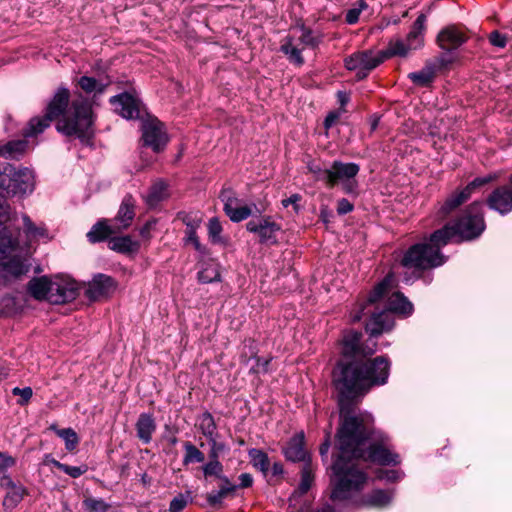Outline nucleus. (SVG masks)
<instances>
[{
  "label": "nucleus",
  "mask_w": 512,
  "mask_h": 512,
  "mask_svg": "<svg viewBox=\"0 0 512 512\" xmlns=\"http://www.w3.org/2000/svg\"><path fill=\"white\" fill-rule=\"evenodd\" d=\"M390 362L376 357L370 365L350 363L335 373L340 425L336 433L339 454L332 465L335 476L331 499L346 500L360 491L366 474L357 465L359 460L380 465H397L399 455L390 449L389 438L374 429V418L368 412H356V403L373 387L384 385L389 377Z\"/></svg>",
  "instance_id": "1"
},
{
  "label": "nucleus",
  "mask_w": 512,
  "mask_h": 512,
  "mask_svg": "<svg viewBox=\"0 0 512 512\" xmlns=\"http://www.w3.org/2000/svg\"><path fill=\"white\" fill-rule=\"evenodd\" d=\"M482 208V202H473L454 224H446L433 232L429 237V242L412 245L404 253L401 265L406 269H413L418 276L424 270L443 265L446 257L441 253L442 247L455 237H459L461 241H469L478 238L483 233L485 222Z\"/></svg>",
  "instance_id": "2"
},
{
  "label": "nucleus",
  "mask_w": 512,
  "mask_h": 512,
  "mask_svg": "<svg viewBox=\"0 0 512 512\" xmlns=\"http://www.w3.org/2000/svg\"><path fill=\"white\" fill-rule=\"evenodd\" d=\"M70 91L60 86L48 103L43 117L32 118L23 132L24 137H34L42 133L50 123L58 119L56 129L66 136L80 139L88 137L93 125L91 105L81 95L69 105Z\"/></svg>",
  "instance_id": "3"
},
{
  "label": "nucleus",
  "mask_w": 512,
  "mask_h": 512,
  "mask_svg": "<svg viewBox=\"0 0 512 512\" xmlns=\"http://www.w3.org/2000/svg\"><path fill=\"white\" fill-rule=\"evenodd\" d=\"M31 253L19 245V240L7 227L0 228V273L9 279H19L31 268Z\"/></svg>",
  "instance_id": "4"
},
{
  "label": "nucleus",
  "mask_w": 512,
  "mask_h": 512,
  "mask_svg": "<svg viewBox=\"0 0 512 512\" xmlns=\"http://www.w3.org/2000/svg\"><path fill=\"white\" fill-rule=\"evenodd\" d=\"M413 311L412 303L400 292L393 293L387 302V309L373 312L366 323V332L371 336H379L390 331L394 326V318L391 313L410 315Z\"/></svg>",
  "instance_id": "5"
},
{
  "label": "nucleus",
  "mask_w": 512,
  "mask_h": 512,
  "mask_svg": "<svg viewBox=\"0 0 512 512\" xmlns=\"http://www.w3.org/2000/svg\"><path fill=\"white\" fill-rule=\"evenodd\" d=\"M35 186L33 171L28 168L16 169L7 164L0 167V189L9 196L24 197L33 192Z\"/></svg>",
  "instance_id": "6"
},
{
  "label": "nucleus",
  "mask_w": 512,
  "mask_h": 512,
  "mask_svg": "<svg viewBox=\"0 0 512 512\" xmlns=\"http://www.w3.org/2000/svg\"><path fill=\"white\" fill-rule=\"evenodd\" d=\"M299 29L301 35L297 39L292 35H287L282 39L280 51L291 63L302 66L305 62L302 56L303 49L305 47L316 48L321 42V37L314 35L312 30L304 25L299 26Z\"/></svg>",
  "instance_id": "7"
},
{
  "label": "nucleus",
  "mask_w": 512,
  "mask_h": 512,
  "mask_svg": "<svg viewBox=\"0 0 512 512\" xmlns=\"http://www.w3.org/2000/svg\"><path fill=\"white\" fill-rule=\"evenodd\" d=\"M373 336L370 335V338ZM362 338V333L358 331H349L347 332L343 337V347H342V354L345 357H354V359L349 361H340L336 368L333 371V378L335 377V373L338 371L339 367L342 365H348L350 363L358 362L370 365L375 361L376 358L373 360H362V359H356V356L359 354L363 355H371L376 350V342L372 341V339H369L368 342H371V347L362 348L360 346V341Z\"/></svg>",
  "instance_id": "8"
},
{
  "label": "nucleus",
  "mask_w": 512,
  "mask_h": 512,
  "mask_svg": "<svg viewBox=\"0 0 512 512\" xmlns=\"http://www.w3.org/2000/svg\"><path fill=\"white\" fill-rule=\"evenodd\" d=\"M498 173H490L486 176L477 177L473 181H471L466 187H464L460 191H455L452 193L445 202L441 205L439 209V213L441 217H446L464 202H466L475 191V189L482 187L496 179H498Z\"/></svg>",
  "instance_id": "9"
},
{
  "label": "nucleus",
  "mask_w": 512,
  "mask_h": 512,
  "mask_svg": "<svg viewBox=\"0 0 512 512\" xmlns=\"http://www.w3.org/2000/svg\"><path fill=\"white\" fill-rule=\"evenodd\" d=\"M219 198L223 203V210L232 222L238 223L253 213H262L257 208L256 204L239 206L240 200L236 197L234 191L231 188H223L219 194Z\"/></svg>",
  "instance_id": "10"
},
{
  "label": "nucleus",
  "mask_w": 512,
  "mask_h": 512,
  "mask_svg": "<svg viewBox=\"0 0 512 512\" xmlns=\"http://www.w3.org/2000/svg\"><path fill=\"white\" fill-rule=\"evenodd\" d=\"M360 167L356 163H343L341 161H334L329 167L331 176L328 179V185L334 186L337 183H342L343 189L347 193L355 191L357 184L353 178L358 174Z\"/></svg>",
  "instance_id": "11"
},
{
  "label": "nucleus",
  "mask_w": 512,
  "mask_h": 512,
  "mask_svg": "<svg viewBox=\"0 0 512 512\" xmlns=\"http://www.w3.org/2000/svg\"><path fill=\"white\" fill-rule=\"evenodd\" d=\"M383 62L380 52L361 51L352 54L345 59V66L348 70L357 71L358 79L365 78L368 73Z\"/></svg>",
  "instance_id": "12"
},
{
  "label": "nucleus",
  "mask_w": 512,
  "mask_h": 512,
  "mask_svg": "<svg viewBox=\"0 0 512 512\" xmlns=\"http://www.w3.org/2000/svg\"><path fill=\"white\" fill-rule=\"evenodd\" d=\"M142 139L144 145L152 148L154 152H160L168 142L164 125L157 119H147L142 124Z\"/></svg>",
  "instance_id": "13"
},
{
  "label": "nucleus",
  "mask_w": 512,
  "mask_h": 512,
  "mask_svg": "<svg viewBox=\"0 0 512 512\" xmlns=\"http://www.w3.org/2000/svg\"><path fill=\"white\" fill-rule=\"evenodd\" d=\"M78 285L75 281L65 278H55L50 286L48 302L64 304L73 301L78 296Z\"/></svg>",
  "instance_id": "14"
},
{
  "label": "nucleus",
  "mask_w": 512,
  "mask_h": 512,
  "mask_svg": "<svg viewBox=\"0 0 512 512\" xmlns=\"http://www.w3.org/2000/svg\"><path fill=\"white\" fill-rule=\"evenodd\" d=\"M114 111L125 119L140 117L141 101L128 92H124L109 99Z\"/></svg>",
  "instance_id": "15"
},
{
  "label": "nucleus",
  "mask_w": 512,
  "mask_h": 512,
  "mask_svg": "<svg viewBox=\"0 0 512 512\" xmlns=\"http://www.w3.org/2000/svg\"><path fill=\"white\" fill-rule=\"evenodd\" d=\"M116 287L117 283L111 276L99 273L89 282L85 295L89 300L96 301L111 295Z\"/></svg>",
  "instance_id": "16"
},
{
  "label": "nucleus",
  "mask_w": 512,
  "mask_h": 512,
  "mask_svg": "<svg viewBox=\"0 0 512 512\" xmlns=\"http://www.w3.org/2000/svg\"><path fill=\"white\" fill-rule=\"evenodd\" d=\"M247 231L257 234L260 243L274 244L277 242L276 233L280 230V226L272 221L271 217L262 218L259 222L254 220L246 224Z\"/></svg>",
  "instance_id": "17"
},
{
  "label": "nucleus",
  "mask_w": 512,
  "mask_h": 512,
  "mask_svg": "<svg viewBox=\"0 0 512 512\" xmlns=\"http://www.w3.org/2000/svg\"><path fill=\"white\" fill-rule=\"evenodd\" d=\"M509 180L512 184V175ZM487 205L502 215L512 211V188L507 185L496 188L487 198Z\"/></svg>",
  "instance_id": "18"
},
{
  "label": "nucleus",
  "mask_w": 512,
  "mask_h": 512,
  "mask_svg": "<svg viewBox=\"0 0 512 512\" xmlns=\"http://www.w3.org/2000/svg\"><path fill=\"white\" fill-rule=\"evenodd\" d=\"M466 39L465 34L456 26H448L442 29L437 36L440 48L448 52L457 49Z\"/></svg>",
  "instance_id": "19"
},
{
  "label": "nucleus",
  "mask_w": 512,
  "mask_h": 512,
  "mask_svg": "<svg viewBox=\"0 0 512 512\" xmlns=\"http://www.w3.org/2000/svg\"><path fill=\"white\" fill-rule=\"evenodd\" d=\"M77 83L86 94H92L95 98L105 92V90L111 85L112 80L108 75L99 76V78L85 75L81 76Z\"/></svg>",
  "instance_id": "20"
},
{
  "label": "nucleus",
  "mask_w": 512,
  "mask_h": 512,
  "mask_svg": "<svg viewBox=\"0 0 512 512\" xmlns=\"http://www.w3.org/2000/svg\"><path fill=\"white\" fill-rule=\"evenodd\" d=\"M134 216V201L131 196H126L119 207L116 217L112 220V224L120 232L131 225Z\"/></svg>",
  "instance_id": "21"
},
{
  "label": "nucleus",
  "mask_w": 512,
  "mask_h": 512,
  "mask_svg": "<svg viewBox=\"0 0 512 512\" xmlns=\"http://www.w3.org/2000/svg\"><path fill=\"white\" fill-rule=\"evenodd\" d=\"M23 232L29 242L40 239L50 240L49 232L44 223L35 224L27 214H22Z\"/></svg>",
  "instance_id": "22"
},
{
  "label": "nucleus",
  "mask_w": 512,
  "mask_h": 512,
  "mask_svg": "<svg viewBox=\"0 0 512 512\" xmlns=\"http://www.w3.org/2000/svg\"><path fill=\"white\" fill-rule=\"evenodd\" d=\"M287 460L292 462L304 461L306 450L304 449V434L301 432L292 437L283 450Z\"/></svg>",
  "instance_id": "23"
},
{
  "label": "nucleus",
  "mask_w": 512,
  "mask_h": 512,
  "mask_svg": "<svg viewBox=\"0 0 512 512\" xmlns=\"http://www.w3.org/2000/svg\"><path fill=\"white\" fill-rule=\"evenodd\" d=\"M156 430V423L151 414L142 413L140 414L136 422L137 437L142 441L143 444H149L152 439V435Z\"/></svg>",
  "instance_id": "24"
},
{
  "label": "nucleus",
  "mask_w": 512,
  "mask_h": 512,
  "mask_svg": "<svg viewBox=\"0 0 512 512\" xmlns=\"http://www.w3.org/2000/svg\"><path fill=\"white\" fill-rule=\"evenodd\" d=\"M426 16L420 14L414 21L411 30L407 34L406 41L413 50L419 49L424 44Z\"/></svg>",
  "instance_id": "25"
},
{
  "label": "nucleus",
  "mask_w": 512,
  "mask_h": 512,
  "mask_svg": "<svg viewBox=\"0 0 512 512\" xmlns=\"http://www.w3.org/2000/svg\"><path fill=\"white\" fill-rule=\"evenodd\" d=\"M118 233V230L108 220H100L94 224L87 233V238L91 243H97L108 239L112 234Z\"/></svg>",
  "instance_id": "26"
},
{
  "label": "nucleus",
  "mask_w": 512,
  "mask_h": 512,
  "mask_svg": "<svg viewBox=\"0 0 512 512\" xmlns=\"http://www.w3.org/2000/svg\"><path fill=\"white\" fill-rule=\"evenodd\" d=\"M52 280L46 276L33 278L28 283V292L37 300H47L50 295Z\"/></svg>",
  "instance_id": "27"
},
{
  "label": "nucleus",
  "mask_w": 512,
  "mask_h": 512,
  "mask_svg": "<svg viewBox=\"0 0 512 512\" xmlns=\"http://www.w3.org/2000/svg\"><path fill=\"white\" fill-rule=\"evenodd\" d=\"M2 486H6L8 489L3 500V506L6 509H13L22 500L24 489L21 486L14 484L8 477L3 478Z\"/></svg>",
  "instance_id": "28"
},
{
  "label": "nucleus",
  "mask_w": 512,
  "mask_h": 512,
  "mask_svg": "<svg viewBox=\"0 0 512 512\" xmlns=\"http://www.w3.org/2000/svg\"><path fill=\"white\" fill-rule=\"evenodd\" d=\"M108 246L111 250H114L119 253H132L136 252L139 249V243L134 241L131 236H118L111 237L108 241Z\"/></svg>",
  "instance_id": "29"
},
{
  "label": "nucleus",
  "mask_w": 512,
  "mask_h": 512,
  "mask_svg": "<svg viewBox=\"0 0 512 512\" xmlns=\"http://www.w3.org/2000/svg\"><path fill=\"white\" fill-rule=\"evenodd\" d=\"M28 142L23 140H13L0 146V156L6 159H19L27 150Z\"/></svg>",
  "instance_id": "30"
},
{
  "label": "nucleus",
  "mask_w": 512,
  "mask_h": 512,
  "mask_svg": "<svg viewBox=\"0 0 512 512\" xmlns=\"http://www.w3.org/2000/svg\"><path fill=\"white\" fill-rule=\"evenodd\" d=\"M413 50V48L409 47V44L407 41L402 39H395L391 40L387 46V48L380 52L381 56L383 57V61L385 59L399 56V57H406L409 52Z\"/></svg>",
  "instance_id": "31"
},
{
  "label": "nucleus",
  "mask_w": 512,
  "mask_h": 512,
  "mask_svg": "<svg viewBox=\"0 0 512 512\" xmlns=\"http://www.w3.org/2000/svg\"><path fill=\"white\" fill-rule=\"evenodd\" d=\"M167 197V184L163 181H158L154 183L149 189V192L145 196V201L150 207H154Z\"/></svg>",
  "instance_id": "32"
},
{
  "label": "nucleus",
  "mask_w": 512,
  "mask_h": 512,
  "mask_svg": "<svg viewBox=\"0 0 512 512\" xmlns=\"http://www.w3.org/2000/svg\"><path fill=\"white\" fill-rule=\"evenodd\" d=\"M408 78L417 86L427 87L435 78V67L433 65H426L420 71L409 73Z\"/></svg>",
  "instance_id": "33"
},
{
  "label": "nucleus",
  "mask_w": 512,
  "mask_h": 512,
  "mask_svg": "<svg viewBox=\"0 0 512 512\" xmlns=\"http://www.w3.org/2000/svg\"><path fill=\"white\" fill-rule=\"evenodd\" d=\"M198 429L200 432L207 438V440H212V438L217 437V426L215 420L211 413L204 412L198 419Z\"/></svg>",
  "instance_id": "34"
},
{
  "label": "nucleus",
  "mask_w": 512,
  "mask_h": 512,
  "mask_svg": "<svg viewBox=\"0 0 512 512\" xmlns=\"http://www.w3.org/2000/svg\"><path fill=\"white\" fill-rule=\"evenodd\" d=\"M313 476L308 464L303 466L301 471V481L298 486V489L295 490L289 498L290 503L296 500L297 497H300L308 492L312 485Z\"/></svg>",
  "instance_id": "35"
},
{
  "label": "nucleus",
  "mask_w": 512,
  "mask_h": 512,
  "mask_svg": "<svg viewBox=\"0 0 512 512\" xmlns=\"http://www.w3.org/2000/svg\"><path fill=\"white\" fill-rule=\"evenodd\" d=\"M248 456L253 467L266 475L270 467L268 455L260 449L253 448L248 451Z\"/></svg>",
  "instance_id": "36"
},
{
  "label": "nucleus",
  "mask_w": 512,
  "mask_h": 512,
  "mask_svg": "<svg viewBox=\"0 0 512 512\" xmlns=\"http://www.w3.org/2000/svg\"><path fill=\"white\" fill-rule=\"evenodd\" d=\"M185 454L183 457V464L189 465L192 463H202L205 460L204 453L191 442H185L184 445Z\"/></svg>",
  "instance_id": "37"
},
{
  "label": "nucleus",
  "mask_w": 512,
  "mask_h": 512,
  "mask_svg": "<svg viewBox=\"0 0 512 512\" xmlns=\"http://www.w3.org/2000/svg\"><path fill=\"white\" fill-rule=\"evenodd\" d=\"M82 504L86 512H108L111 508V505L105 500L95 497H86Z\"/></svg>",
  "instance_id": "38"
},
{
  "label": "nucleus",
  "mask_w": 512,
  "mask_h": 512,
  "mask_svg": "<svg viewBox=\"0 0 512 512\" xmlns=\"http://www.w3.org/2000/svg\"><path fill=\"white\" fill-rule=\"evenodd\" d=\"M392 500V493L386 490H374L367 498V503L375 507H384Z\"/></svg>",
  "instance_id": "39"
},
{
  "label": "nucleus",
  "mask_w": 512,
  "mask_h": 512,
  "mask_svg": "<svg viewBox=\"0 0 512 512\" xmlns=\"http://www.w3.org/2000/svg\"><path fill=\"white\" fill-rule=\"evenodd\" d=\"M208 237L213 244H222L224 239L222 237L223 228L217 217H213L209 220L208 225Z\"/></svg>",
  "instance_id": "40"
},
{
  "label": "nucleus",
  "mask_w": 512,
  "mask_h": 512,
  "mask_svg": "<svg viewBox=\"0 0 512 512\" xmlns=\"http://www.w3.org/2000/svg\"><path fill=\"white\" fill-rule=\"evenodd\" d=\"M392 282V276L388 275L380 283H378L368 297V304L375 303L380 298H382L387 293L388 289L391 287Z\"/></svg>",
  "instance_id": "41"
},
{
  "label": "nucleus",
  "mask_w": 512,
  "mask_h": 512,
  "mask_svg": "<svg viewBox=\"0 0 512 512\" xmlns=\"http://www.w3.org/2000/svg\"><path fill=\"white\" fill-rule=\"evenodd\" d=\"M201 470L205 480H208L211 477L217 479L224 472V467L220 460L209 459L207 463L202 465Z\"/></svg>",
  "instance_id": "42"
},
{
  "label": "nucleus",
  "mask_w": 512,
  "mask_h": 512,
  "mask_svg": "<svg viewBox=\"0 0 512 512\" xmlns=\"http://www.w3.org/2000/svg\"><path fill=\"white\" fill-rule=\"evenodd\" d=\"M198 280L200 283L209 284L220 281V273L215 265H208L198 272Z\"/></svg>",
  "instance_id": "43"
},
{
  "label": "nucleus",
  "mask_w": 512,
  "mask_h": 512,
  "mask_svg": "<svg viewBox=\"0 0 512 512\" xmlns=\"http://www.w3.org/2000/svg\"><path fill=\"white\" fill-rule=\"evenodd\" d=\"M17 220V215L12 211L9 204L0 199V225L10 229V226Z\"/></svg>",
  "instance_id": "44"
},
{
  "label": "nucleus",
  "mask_w": 512,
  "mask_h": 512,
  "mask_svg": "<svg viewBox=\"0 0 512 512\" xmlns=\"http://www.w3.org/2000/svg\"><path fill=\"white\" fill-rule=\"evenodd\" d=\"M56 434L64 440L65 447L68 451H72L76 448L79 439L77 433L72 428L56 430Z\"/></svg>",
  "instance_id": "45"
},
{
  "label": "nucleus",
  "mask_w": 512,
  "mask_h": 512,
  "mask_svg": "<svg viewBox=\"0 0 512 512\" xmlns=\"http://www.w3.org/2000/svg\"><path fill=\"white\" fill-rule=\"evenodd\" d=\"M231 493L228 487L226 489L220 487L219 490L212 491L206 495L207 503L210 507H220L223 499Z\"/></svg>",
  "instance_id": "46"
},
{
  "label": "nucleus",
  "mask_w": 512,
  "mask_h": 512,
  "mask_svg": "<svg viewBox=\"0 0 512 512\" xmlns=\"http://www.w3.org/2000/svg\"><path fill=\"white\" fill-rule=\"evenodd\" d=\"M307 169L314 175L316 180L324 181L328 185V179L331 176L329 168H323L318 163L310 161L307 164Z\"/></svg>",
  "instance_id": "47"
},
{
  "label": "nucleus",
  "mask_w": 512,
  "mask_h": 512,
  "mask_svg": "<svg viewBox=\"0 0 512 512\" xmlns=\"http://www.w3.org/2000/svg\"><path fill=\"white\" fill-rule=\"evenodd\" d=\"M51 462L55 467H57L58 469H60L61 471H63L72 478H78L86 472V468L83 466H70L54 459Z\"/></svg>",
  "instance_id": "48"
},
{
  "label": "nucleus",
  "mask_w": 512,
  "mask_h": 512,
  "mask_svg": "<svg viewBox=\"0 0 512 512\" xmlns=\"http://www.w3.org/2000/svg\"><path fill=\"white\" fill-rule=\"evenodd\" d=\"M190 500V492L177 495L170 502L169 512H181L187 506Z\"/></svg>",
  "instance_id": "49"
},
{
  "label": "nucleus",
  "mask_w": 512,
  "mask_h": 512,
  "mask_svg": "<svg viewBox=\"0 0 512 512\" xmlns=\"http://www.w3.org/2000/svg\"><path fill=\"white\" fill-rule=\"evenodd\" d=\"M12 394L15 396H20V398L17 400V403L21 406H24L32 398L33 391H32L31 387H24V388L15 387L12 389Z\"/></svg>",
  "instance_id": "50"
},
{
  "label": "nucleus",
  "mask_w": 512,
  "mask_h": 512,
  "mask_svg": "<svg viewBox=\"0 0 512 512\" xmlns=\"http://www.w3.org/2000/svg\"><path fill=\"white\" fill-rule=\"evenodd\" d=\"M217 437L212 438V440H208L210 444L209 451V459L210 460H219V454L225 449V445L223 443H219L216 440Z\"/></svg>",
  "instance_id": "51"
},
{
  "label": "nucleus",
  "mask_w": 512,
  "mask_h": 512,
  "mask_svg": "<svg viewBox=\"0 0 512 512\" xmlns=\"http://www.w3.org/2000/svg\"><path fill=\"white\" fill-rule=\"evenodd\" d=\"M489 40L493 46H496L499 48L505 47L506 42H507L506 37L498 31H493L490 34Z\"/></svg>",
  "instance_id": "52"
},
{
  "label": "nucleus",
  "mask_w": 512,
  "mask_h": 512,
  "mask_svg": "<svg viewBox=\"0 0 512 512\" xmlns=\"http://www.w3.org/2000/svg\"><path fill=\"white\" fill-rule=\"evenodd\" d=\"M183 222L186 225V232L197 231L201 224V218H191L189 216H185L183 218Z\"/></svg>",
  "instance_id": "53"
},
{
  "label": "nucleus",
  "mask_w": 512,
  "mask_h": 512,
  "mask_svg": "<svg viewBox=\"0 0 512 512\" xmlns=\"http://www.w3.org/2000/svg\"><path fill=\"white\" fill-rule=\"evenodd\" d=\"M352 210H353V204L349 200L342 198L338 201V203H337L338 214L345 215V214L351 212Z\"/></svg>",
  "instance_id": "54"
},
{
  "label": "nucleus",
  "mask_w": 512,
  "mask_h": 512,
  "mask_svg": "<svg viewBox=\"0 0 512 512\" xmlns=\"http://www.w3.org/2000/svg\"><path fill=\"white\" fill-rule=\"evenodd\" d=\"M270 359L256 358V364L252 367L255 373H265L268 371Z\"/></svg>",
  "instance_id": "55"
},
{
  "label": "nucleus",
  "mask_w": 512,
  "mask_h": 512,
  "mask_svg": "<svg viewBox=\"0 0 512 512\" xmlns=\"http://www.w3.org/2000/svg\"><path fill=\"white\" fill-rule=\"evenodd\" d=\"M15 464L14 458L0 452V473L5 471L7 468L12 467Z\"/></svg>",
  "instance_id": "56"
},
{
  "label": "nucleus",
  "mask_w": 512,
  "mask_h": 512,
  "mask_svg": "<svg viewBox=\"0 0 512 512\" xmlns=\"http://www.w3.org/2000/svg\"><path fill=\"white\" fill-rule=\"evenodd\" d=\"M360 16V9H356L355 7L349 9L346 13L345 20L348 24L352 25L358 22Z\"/></svg>",
  "instance_id": "57"
},
{
  "label": "nucleus",
  "mask_w": 512,
  "mask_h": 512,
  "mask_svg": "<svg viewBox=\"0 0 512 512\" xmlns=\"http://www.w3.org/2000/svg\"><path fill=\"white\" fill-rule=\"evenodd\" d=\"M217 480H219L221 482V484H220L221 488L226 489L228 487L230 492H235L236 489L238 488L237 485L233 484L229 480V478L226 475H224V472L220 475V477L217 478Z\"/></svg>",
  "instance_id": "58"
},
{
  "label": "nucleus",
  "mask_w": 512,
  "mask_h": 512,
  "mask_svg": "<svg viewBox=\"0 0 512 512\" xmlns=\"http://www.w3.org/2000/svg\"><path fill=\"white\" fill-rule=\"evenodd\" d=\"M186 241L191 242L196 250L201 251L202 246L197 236V231L186 232Z\"/></svg>",
  "instance_id": "59"
},
{
  "label": "nucleus",
  "mask_w": 512,
  "mask_h": 512,
  "mask_svg": "<svg viewBox=\"0 0 512 512\" xmlns=\"http://www.w3.org/2000/svg\"><path fill=\"white\" fill-rule=\"evenodd\" d=\"M301 196L299 194H293L289 198L282 200V205L284 207H288L289 205H294L295 210H298L297 203L300 201Z\"/></svg>",
  "instance_id": "60"
},
{
  "label": "nucleus",
  "mask_w": 512,
  "mask_h": 512,
  "mask_svg": "<svg viewBox=\"0 0 512 512\" xmlns=\"http://www.w3.org/2000/svg\"><path fill=\"white\" fill-rule=\"evenodd\" d=\"M240 484L239 487L241 488H248L253 483V478L249 473H242L239 476Z\"/></svg>",
  "instance_id": "61"
},
{
  "label": "nucleus",
  "mask_w": 512,
  "mask_h": 512,
  "mask_svg": "<svg viewBox=\"0 0 512 512\" xmlns=\"http://www.w3.org/2000/svg\"><path fill=\"white\" fill-rule=\"evenodd\" d=\"M338 114L337 113H329L325 120H324V126L326 129H329L333 126V124L337 121Z\"/></svg>",
  "instance_id": "62"
},
{
  "label": "nucleus",
  "mask_w": 512,
  "mask_h": 512,
  "mask_svg": "<svg viewBox=\"0 0 512 512\" xmlns=\"http://www.w3.org/2000/svg\"><path fill=\"white\" fill-rule=\"evenodd\" d=\"M329 448H330V440H329V435H328L326 440L320 446L321 456H326L328 454Z\"/></svg>",
  "instance_id": "63"
},
{
  "label": "nucleus",
  "mask_w": 512,
  "mask_h": 512,
  "mask_svg": "<svg viewBox=\"0 0 512 512\" xmlns=\"http://www.w3.org/2000/svg\"><path fill=\"white\" fill-rule=\"evenodd\" d=\"M283 466L280 462H275L273 465H272V473L273 475H281L283 474Z\"/></svg>",
  "instance_id": "64"
}]
</instances>
